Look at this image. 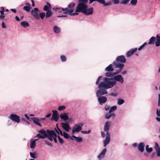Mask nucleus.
I'll list each match as a JSON object with an SVG mask.
<instances>
[{"instance_id":"55","label":"nucleus","mask_w":160,"mask_h":160,"mask_svg":"<svg viewBox=\"0 0 160 160\" xmlns=\"http://www.w3.org/2000/svg\"><path fill=\"white\" fill-rule=\"evenodd\" d=\"M45 143L46 144H47V145L50 146H52V144L51 143L49 142L48 141H47V140H45Z\"/></svg>"},{"instance_id":"38","label":"nucleus","mask_w":160,"mask_h":160,"mask_svg":"<svg viewBox=\"0 0 160 160\" xmlns=\"http://www.w3.org/2000/svg\"><path fill=\"white\" fill-rule=\"evenodd\" d=\"M74 139L75 140L78 142H81L82 141V138L80 137H76V136H74Z\"/></svg>"},{"instance_id":"64","label":"nucleus","mask_w":160,"mask_h":160,"mask_svg":"<svg viewBox=\"0 0 160 160\" xmlns=\"http://www.w3.org/2000/svg\"><path fill=\"white\" fill-rule=\"evenodd\" d=\"M25 117L26 118V119L28 120H29V119H30V118L29 117V116H28L27 115V114H26L25 115Z\"/></svg>"},{"instance_id":"26","label":"nucleus","mask_w":160,"mask_h":160,"mask_svg":"<svg viewBox=\"0 0 160 160\" xmlns=\"http://www.w3.org/2000/svg\"><path fill=\"white\" fill-rule=\"evenodd\" d=\"M60 118L61 119L66 121L68 119V115L66 113L61 114L60 115Z\"/></svg>"},{"instance_id":"42","label":"nucleus","mask_w":160,"mask_h":160,"mask_svg":"<svg viewBox=\"0 0 160 160\" xmlns=\"http://www.w3.org/2000/svg\"><path fill=\"white\" fill-rule=\"evenodd\" d=\"M60 58L62 62H65L66 61L67 58L65 56L62 55L60 57Z\"/></svg>"},{"instance_id":"40","label":"nucleus","mask_w":160,"mask_h":160,"mask_svg":"<svg viewBox=\"0 0 160 160\" xmlns=\"http://www.w3.org/2000/svg\"><path fill=\"white\" fill-rule=\"evenodd\" d=\"M39 16L42 19H43L44 17L45 16V12H42L39 14Z\"/></svg>"},{"instance_id":"56","label":"nucleus","mask_w":160,"mask_h":160,"mask_svg":"<svg viewBox=\"0 0 160 160\" xmlns=\"http://www.w3.org/2000/svg\"><path fill=\"white\" fill-rule=\"evenodd\" d=\"M110 109V107L108 105H106L105 106V109L106 110L108 111Z\"/></svg>"},{"instance_id":"21","label":"nucleus","mask_w":160,"mask_h":160,"mask_svg":"<svg viewBox=\"0 0 160 160\" xmlns=\"http://www.w3.org/2000/svg\"><path fill=\"white\" fill-rule=\"evenodd\" d=\"M46 132L48 134V135H52V136L53 138L54 137H55L56 138V137H57V135L54 132V131L53 130H46Z\"/></svg>"},{"instance_id":"14","label":"nucleus","mask_w":160,"mask_h":160,"mask_svg":"<svg viewBox=\"0 0 160 160\" xmlns=\"http://www.w3.org/2000/svg\"><path fill=\"white\" fill-rule=\"evenodd\" d=\"M110 125V122L109 121H107L105 122L104 128V130L107 133H109V128Z\"/></svg>"},{"instance_id":"46","label":"nucleus","mask_w":160,"mask_h":160,"mask_svg":"<svg viewBox=\"0 0 160 160\" xmlns=\"http://www.w3.org/2000/svg\"><path fill=\"white\" fill-rule=\"evenodd\" d=\"M124 102V101L123 99H119L118 100V105H121Z\"/></svg>"},{"instance_id":"31","label":"nucleus","mask_w":160,"mask_h":160,"mask_svg":"<svg viewBox=\"0 0 160 160\" xmlns=\"http://www.w3.org/2000/svg\"><path fill=\"white\" fill-rule=\"evenodd\" d=\"M46 11L47 12L45 15V17L46 18H49L52 15V12L51 10Z\"/></svg>"},{"instance_id":"3","label":"nucleus","mask_w":160,"mask_h":160,"mask_svg":"<svg viewBox=\"0 0 160 160\" xmlns=\"http://www.w3.org/2000/svg\"><path fill=\"white\" fill-rule=\"evenodd\" d=\"M75 5V3L74 2L71 3L68 5V7L65 8H62V10L63 12V13L64 14H69L71 16L78 15V13L77 12L73 13L74 11L73 8Z\"/></svg>"},{"instance_id":"16","label":"nucleus","mask_w":160,"mask_h":160,"mask_svg":"<svg viewBox=\"0 0 160 160\" xmlns=\"http://www.w3.org/2000/svg\"><path fill=\"white\" fill-rule=\"evenodd\" d=\"M61 126L62 128L67 132H69L70 127L68 123H61Z\"/></svg>"},{"instance_id":"54","label":"nucleus","mask_w":160,"mask_h":160,"mask_svg":"<svg viewBox=\"0 0 160 160\" xmlns=\"http://www.w3.org/2000/svg\"><path fill=\"white\" fill-rule=\"evenodd\" d=\"M115 4H117L119 3V0H112Z\"/></svg>"},{"instance_id":"30","label":"nucleus","mask_w":160,"mask_h":160,"mask_svg":"<svg viewBox=\"0 0 160 160\" xmlns=\"http://www.w3.org/2000/svg\"><path fill=\"white\" fill-rule=\"evenodd\" d=\"M2 10L0 11V13L1 14V15H0V19H4L5 18V16L4 15V8L3 7H2Z\"/></svg>"},{"instance_id":"17","label":"nucleus","mask_w":160,"mask_h":160,"mask_svg":"<svg viewBox=\"0 0 160 160\" xmlns=\"http://www.w3.org/2000/svg\"><path fill=\"white\" fill-rule=\"evenodd\" d=\"M145 144L143 142H141L139 143L138 146V148L139 151L141 152L144 151Z\"/></svg>"},{"instance_id":"5","label":"nucleus","mask_w":160,"mask_h":160,"mask_svg":"<svg viewBox=\"0 0 160 160\" xmlns=\"http://www.w3.org/2000/svg\"><path fill=\"white\" fill-rule=\"evenodd\" d=\"M39 133L37 134L35 137H38L39 138L44 139L46 138H48L51 141H52L53 140V138L52 135H48L46 131L44 129H42L38 131Z\"/></svg>"},{"instance_id":"13","label":"nucleus","mask_w":160,"mask_h":160,"mask_svg":"<svg viewBox=\"0 0 160 160\" xmlns=\"http://www.w3.org/2000/svg\"><path fill=\"white\" fill-rule=\"evenodd\" d=\"M108 92L107 91L105 90V89L104 90H98L96 92V95L98 97L101 96L105 94H107Z\"/></svg>"},{"instance_id":"59","label":"nucleus","mask_w":160,"mask_h":160,"mask_svg":"<svg viewBox=\"0 0 160 160\" xmlns=\"http://www.w3.org/2000/svg\"><path fill=\"white\" fill-rule=\"evenodd\" d=\"M22 120H23V121H24L26 123V124H29V122L28 121L25 120L24 119L22 118Z\"/></svg>"},{"instance_id":"23","label":"nucleus","mask_w":160,"mask_h":160,"mask_svg":"<svg viewBox=\"0 0 160 160\" xmlns=\"http://www.w3.org/2000/svg\"><path fill=\"white\" fill-rule=\"evenodd\" d=\"M107 149L106 148L104 149L101 152L98 156V158L100 159L103 158L106 152Z\"/></svg>"},{"instance_id":"57","label":"nucleus","mask_w":160,"mask_h":160,"mask_svg":"<svg viewBox=\"0 0 160 160\" xmlns=\"http://www.w3.org/2000/svg\"><path fill=\"white\" fill-rule=\"evenodd\" d=\"M2 26L3 28H6V26L5 25L4 22H3L2 23Z\"/></svg>"},{"instance_id":"12","label":"nucleus","mask_w":160,"mask_h":160,"mask_svg":"<svg viewBox=\"0 0 160 160\" xmlns=\"http://www.w3.org/2000/svg\"><path fill=\"white\" fill-rule=\"evenodd\" d=\"M121 71V69H120L119 70H118L116 71V72L114 73H112L111 72H107L105 74V76L108 77H112V76H114L116 74H117L119 73Z\"/></svg>"},{"instance_id":"2","label":"nucleus","mask_w":160,"mask_h":160,"mask_svg":"<svg viewBox=\"0 0 160 160\" xmlns=\"http://www.w3.org/2000/svg\"><path fill=\"white\" fill-rule=\"evenodd\" d=\"M104 81L101 82L98 85V88L100 90L102 89H107L112 87L116 84L115 81H110V78H104Z\"/></svg>"},{"instance_id":"7","label":"nucleus","mask_w":160,"mask_h":160,"mask_svg":"<svg viewBox=\"0 0 160 160\" xmlns=\"http://www.w3.org/2000/svg\"><path fill=\"white\" fill-rule=\"evenodd\" d=\"M110 79L111 81L114 80L120 82L121 83H122L124 82L123 78L120 75H117L114 76L113 78H110Z\"/></svg>"},{"instance_id":"18","label":"nucleus","mask_w":160,"mask_h":160,"mask_svg":"<svg viewBox=\"0 0 160 160\" xmlns=\"http://www.w3.org/2000/svg\"><path fill=\"white\" fill-rule=\"evenodd\" d=\"M154 148L157 153V156L158 157H160V148L158 143L156 142L155 143Z\"/></svg>"},{"instance_id":"20","label":"nucleus","mask_w":160,"mask_h":160,"mask_svg":"<svg viewBox=\"0 0 160 160\" xmlns=\"http://www.w3.org/2000/svg\"><path fill=\"white\" fill-rule=\"evenodd\" d=\"M33 122L36 125L40 127H42V126L41 123L39 122H40V120L36 118H32Z\"/></svg>"},{"instance_id":"1","label":"nucleus","mask_w":160,"mask_h":160,"mask_svg":"<svg viewBox=\"0 0 160 160\" xmlns=\"http://www.w3.org/2000/svg\"><path fill=\"white\" fill-rule=\"evenodd\" d=\"M88 0H78V4L76 10V12H82L84 14L88 15L92 14L93 12L92 8L87 9V3Z\"/></svg>"},{"instance_id":"47","label":"nucleus","mask_w":160,"mask_h":160,"mask_svg":"<svg viewBox=\"0 0 160 160\" xmlns=\"http://www.w3.org/2000/svg\"><path fill=\"white\" fill-rule=\"evenodd\" d=\"M147 44V42L144 43L139 48H138V51H140L141 49H143L144 47Z\"/></svg>"},{"instance_id":"35","label":"nucleus","mask_w":160,"mask_h":160,"mask_svg":"<svg viewBox=\"0 0 160 160\" xmlns=\"http://www.w3.org/2000/svg\"><path fill=\"white\" fill-rule=\"evenodd\" d=\"M21 24L23 27L26 28L29 26V24L28 22L25 21H23L21 22Z\"/></svg>"},{"instance_id":"24","label":"nucleus","mask_w":160,"mask_h":160,"mask_svg":"<svg viewBox=\"0 0 160 160\" xmlns=\"http://www.w3.org/2000/svg\"><path fill=\"white\" fill-rule=\"evenodd\" d=\"M26 5L23 7V9L27 12H29L32 8L31 5L28 3H26Z\"/></svg>"},{"instance_id":"37","label":"nucleus","mask_w":160,"mask_h":160,"mask_svg":"<svg viewBox=\"0 0 160 160\" xmlns=\"http://www.w3.org/2000/svg\"><path fill=\"white\" fill-rule=\"evenodd\" d=\"M117 106H113L110 109L109 111V113H111V112L115 111L117 109Z\"/></svg>"},{"instance_id":"50","label":"nucleus","mask_w":160,"mask_h":160,"mask_svg":"<svg viewBox=\"0 0 160 160\" xmlns=\"http://www.w3.org/2000/svg\"><path fill=\"white\" fill-rule=\"evenodd\" d=\"M65 108V107L64 106H61L58 107V110L59 111H62L64 110Z\"/></svg>"},{"instance_id":"61","label":"nucleus","mask_w":160,"mask_h":160,"mask_svg":"<svg viewBox=\"0 0 160 160\" xmlns=\"http://www.w3.org/2000/svg\"><path fill=\"white\" fill-rule=\"evenodd\" d=\"M67 17V15H61V16H57L58 18H61V17Z\"/></svg>"},{"instance_id":"44","label":"nucleus","mask_w":160,"mask_h":160,"mask_svg":"<svg viewBox=\"0 0 160 160\" xmlns=\"http://www.w3.org/2000/svg\"><path fill=\"white\" fill-rule=\"evenodd\" d=\"M62 136H63L64 138L66 139L68 138L70 136V135L69 134L65 132L62 133Z\"/></svg>"},{"instance_id":"4","label":"nucleus","mask_w":160,"mask_h":160,"mask_svg":"<svg viewBox=\"0 0 160 160\" xmlns=\"http://www.w3.org/2000/svg\"><path fill=\"white\" fill-rule=\"evenodd\" d=\"M126 61V60L124 56L121 55L117 58L116 61L113 62V64L114 67L119 68L122 70V68L124 66V65L123 64L120 63L119 62L125 63Z\"/></svg>"},{"instance_id":"52","label":"nucleus","mask_w":160,"mask_h":160,"mask_svg":"<svg viewBox=\"0 0 160 160\" xmlns=\"http://www.w3.org/2000/svg\"><path fill=\"white\" fill-rule=\"evenodd\" d=\"M109 96H113L114 97H116L117 95V93H111L109 94Z\"/></svg>"},{"instance_id":"43","label":"nucleus","mask_w":160,"mask_h":160,"mask_svg":"<svg viewBox=\"0 0 160 160\" xmlns=\"http://www.w3.org/2000/svg\"><path fill=\"white\" fill-rule=\"evenodd\" d=\"M137 3V0H131L130 1L131 4L133 6H135Z\"/></svg>"},{"instance_id":"8","label":"nucleus","mask_w":160,"mask_h":160,"mask_svg":"<svg viewBox=\"0 0 160 160\" xmlns=\"http://www.w3.org/2000/svg\"><path fill=\"white\" fill-rule=\"evenodd\" d=\"M37 12H39L38 9L37 8H35L34 10H32L31 11L32 15L36 19H39V17Z\"/></svg>"},{"instance_id":"48","label":"nucleus","mask_w":160,"mask_h":160,"mask_svg":"<svg viewBox=\"0 0 160 160\" xmlns=\"http://www.w3.org/2000/svg\"><path fill=\"white\" fill-rule=\"evenodd\" d=\"M110 113H107L106 114L105 116V118L106 119H109L110 117H111V114H110Z\"/></svg>"},{"instance_id":"6","label":"nucleus","mask_w":160,"mask_h":160,"mask_svg":"<svg viewBox=\"0 0 160 160\" xmlns=\"http://www.w3.org/2000/svg\"><path fill=\"white\" fill-rule=\"evenodd\" d=\"M83 125L84 124L82 123H80L78 124H75L72 128V134H74L75 132H78L81 130Z\"/></svg>"},{"instance_id":"39","label":"nucleus","mask_w":160,"mask_h":160,"mask_svg":"<svg viewBox=\"0 0 160 160\" xmlns=\"http://www.w3.org/2000/svg\"><path fill=\"white\" fill-rule=\"evenodd\" d=\"M53 10L58 12H63L62 10V8H53Z\"/></svg>"},{"instance_id":"27","label":"nucleus","mask_w":160,"mask_h":160,"mask_svg":"<svg viewBox=\"0 0 160 160\" xmlns=\"http://www.w3.org/2000/svg\"><path fill=\"white\" fill-rule=\"evenodd\" d=\"M105 70L108 72H112L113 71L114 68L112 67V64H110L105 68Z\"/></svg>"},{"instance_id":"33","label":"nucleus","mask_w":160,"mask_h":160,"mask_svg":"<svg viewBox=\"0 0 160 160\" xmlns=\"http://www.w3.org/2000/svg\"><path fill=\"white\" fill-rule=\"evenodd\" d=\"M38 140V139H35L32 142L30 143V147L31 148H34L35 147V142Z\"/></svg>"},{"instance_id":"10","label":"nucleus","mask_w":160,"mask_h":160,"mask_svg":"<svg viewBox=\"0 0 160 160\" xmlns=\"http://www.w3.org/2000/svg\"><path fill=\"white\" fill-rule=\"evenodd\" d=\"M52 115L51 120H54L55 121L57 122L59 118V116L58 114V112L56 110H52Z\"/></svg>"},{"instance_id":"32","label":"nucleus","mask_w":160,"mask_h":160,"mask_svg":"<svg viewBox=\"0 0 160 160\" xmlns=\"http://www.w3.org/2000/svg\"><path fill=\"white\" fill-rule=\"evenodd\" d=\"M156 40V38L155 37H152L150 39L149 41L148 42V44H153L154 43Z\"/></svg>"},{"instance_id":"9","label":"nucleus","mask_w":160,"mask_h":160,"mask_svg":"<svg viewBox=\"0 0 160 160\" xmlns=\"http://www.w3.org/2000/svg\"><path fill=\"white\" fill-rule=\"evenodd\" d=\"M9 118L12 121L18 123L20 122V119L19 117L16 114H12L9 116Z\"/></svg>"},{"instance_id":"60","label":"nucleus","mask_w":160,"mask_h":160,"mask_svg":"<svg viewBox=\"0 0 160 160\" xmlns=\"http://www.w3.org/2000/svg\"><path fill=\"white\" fill-rule=\"evenodd\" d=\"M101 133L102 137L103 138H104L105 136V134L104 132H103L102 131L101 132Z\"/></svg>"},{"instance_id":"22","label":"nucleus","mask_w":160,"mask_h":160,"mask_svg":"<svg viewBox=\"0 0 160 160\" xmlns=\"http://www.w3.org/2000/svg\"><path fill=\"white\" fill-rule=\"evenodd\" d=\"M96 1L100 3L103 4L104 6H109L111 5L112 3L111 1L105 3V0H97Z\"/></svg>"},{"instance_id":"53","label":"nucleus","mask_w":160,"mask_h":160,"mask_svg":"<svg viewBox=\"0 0 160 160\" xmlns=\"http://www.w3.org/2000/svg\"><path fill=\"white\" fill-rule=\"evenodd\" d=\"M156 114L158 116H160V109L159 110H158V109H157Z\"/></svg>"},{"instance_id":"36","label":"nucleus","mask_w":160,"mask_h":160,"mask_svg":"<svg viewBox=\"0 0 160 160\" xmlns=\"http://www.w3.org/2000/svg\"><path fill=\"white\" fill-rule=\"evenodd\" d=\"M57 128L58 130L56 128L54 129V130H55V131L58 134H59V132H59H60V135H61V136H62V131L58 127V125L57 124Z\"/></svg>"},{"instance_id":"63","label":"nucleus","mask_w":160,"mask_h":160,"mask_svg":"<svg viewBox=\"0 0 160 160\" xmlns=\"http://www.w3.org/2000/svg\"><path fill=\"white\" fill-rule=\"evenodd\" d=\"M74 136H75L74 135H72L71 136H70L69 137L70 138V139H71V140H74L73 138H74Z\"/></svg>"},{"instance_id":"58","label":"nucleus","mask_w":160,"mask_h":160,"mask_svg":"<svg viewBox=\"0 0 160 160\" xmlns=\"http://www.w3.org/2000/svg\"><path fill=\"white\" fill-rule=\"evenodd\" d=\"M158 106H160V94H158Z\"/></svg>"},{"instance_id":"49","label":"nucleus","mask_w":160,"mask_h":160,"mask_svg":"<svg viewBox=\"0 0 160 160\" xmlns=\"http://www.w3.org/2000/svg\"><path fill=\"white\" fill-rule=\"evenodd\" d=\"M102 76H99L98 79H97V81L96 82V84L97 85L99 84V82H100V81L102 79Z\"/></svg>"},{"instance_id":"19","label":"nucleus","mask_w":160,"mask_h":160,"mask_svg":"<svg viewBox=\"0 0 160 160\" xmlns=\"http://www.w3.org/2000/svg\"><path fill=\"white\" fill-rule=\"evenodd\" d=\"M137 50V48H132L129 51H128L126 54V56L127 57H130L131 56L134 52H136Z\"/></svg>"},{"instance_id":"15","label":"nucleus","mask_w":160,"mask_h":160,"mask_svg":"<svg viewBox=\"0 0 160 160\" xmlns=\"http://www.w3.org/2000/svg\"><path fill=\"white\" fill-rule=\"evenodd\" d=\"M110 134L109 133H106V136L105 140L104 141V146L105 147L110 142Z\"/></svg>"},{"instance_id":"28","label":"nucleus","mask_w":160,"mask_h":160,"mask_svg":"<svg viewBox=\"0 0 160 160\" xmlns=\"http://www.w3.org/2000/svg\"><path fill=\"white\" fill-rule=\"evenodd\" d=\"M157 41L155 42V46L156 47H159L160 45V36L157 35L156 36Z\"/></svg>"},{"instance_id":"51","label":"nucleus","mask_w":160,"mask_h":160,"mask_svg":"<svg viewBox=\"0 0 160 160\" xmlns=\"http://www.w3.org/2000/svg\"><path fill=\"white\" fill-rule=\"evenodd\" d=\"M57 137L58 138L60 143L61 144H62L64 142L63 140L58 135Z\"/></svg>"},{"instance_id":"25","label":"nucleus","mask_w":160,"mask_h":160,"mask_svg":"<svg viewBox=\"0 0 160 160\" xmlns=\"http://www.w3.org/2000/svg\"><path fill=\"white\" fill-rule=\"evenodd\" d=\"M46 5L44 6L43 8V10L48 11L51 10V7L50 4L48 2H46Z\"/></svg>"},{"instance_id":"11","label":"nucleus","mask_w":160,"mask_h":160,"mask_svg":"<svg viewBox=\"0 0 160 160\" xmlns=\"http://www.w3.org/2000/svg\"><path fill=\"white\" fill-rule=\"evenodd\" d=\"M98 101L100 105L105 103L107 101V98L105 96H100L98 98Z\"/></svg>"},{"instance_id":"45","label":"nucleus","mask_w":160,"mask_h":160,"mask_svg":"<svg viewBox=\"0 0 160 160\" xmlns=\"http://www.w3.org/2000/svg\"><path fill=\"white\" fill-rule=\"evenodd\" d=\"M130 0H122L120 2V4H127Z\"/></svg>"},{"instance_id":"62","label":"nucleus","mask_w":160,"mask_h":160,"mask_svg":"<svg viewBox=\"0 0 160 160\" xmlns=\"http://www.w3.org/2000/svg\"><path fill=\"white\" fill-rule=\"evenodd\" d=\"M10 10L12 12H14V13H16V10L15 9H11Z\"/></svg>"},{"instance_id":"29","label":"nucleus","mask_w":160,"mask_h":160,"mask_svg":"<svg viewBox=\"0 0 160 160\" xmlns=\"http://www.w3.org/2000/svg\"><path fill=\"white\" fill-rule=\"evenodd\" d=\"M53 30L54 32L56 33H58L60 32V28L56 26L53 27Z\"/></svg>"},{"instance_id":"41","label":"nucleus","mask_w":160,"mask_h":160,"mask_svg":"<svg viewBox=\"0 0 160 160\" xmlns=\"http://www.w3.org/2000/svg\"><path fill=\"white\" fill-rule=\"evenodd\" d=\"M30 156L33 158H37L36 153L35 152H31L30 153Z\"/></svg>"},{"instance_id":"34","label":"nucleus","mask_w":160,"mask_h":160,"mask_svg":"<svg viewBox=\"0 0 160 160\" xmlns=\"http://www.w3.org/2000/svg\"><path fill=\"white\" fill-rule=\"evenodd\" d=\"M149 147L148 145H146L145 147V149L148 152L150 153L152 151V149L151 147L149 148Z\"/></svg>"}]
</instances>
